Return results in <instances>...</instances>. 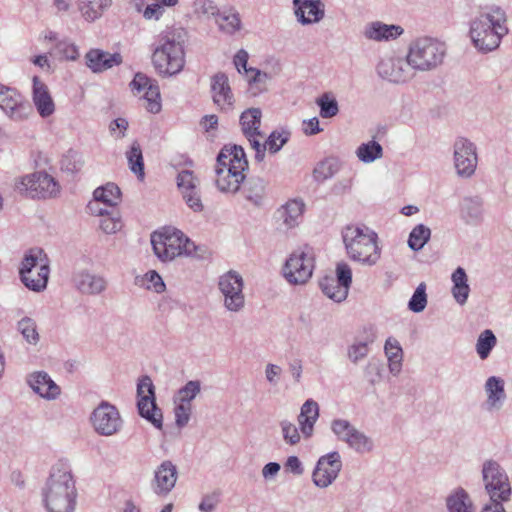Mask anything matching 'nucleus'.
<instances>
[{"label": "nucleus", "instance_id": "nucleus-12", "mask_svg": "<svg viewBox=\"0 0 512 512\" xmlns=\"http://www.w3.org/2000/svg\"><path fill=\"white\" fill-rule=\"evenodd\" d=\"M331 430L339 441L346 443L357 454H369L374 450L373 439L346 419H334L331 422Z\"/></svg>", "mask_w": 512, "mask_h": 512}, {"label": "nucleus", "instance_id": "nucleus-14", "mask_svg": "<svg viewBox=\"0 0 512 512\" xmlns=\"http://www.w3.org/2000/svg\"><path fill=\"white\" fill-rule=\"evenodd\" d=\"M342 467V457L338 451L320 456L312 471V483L319 489L328 488L337 480Z\"/></svg>", "mask_w": 512, "mask_h": 512}, {"label": "nucleus", "instance_id": "nucleus-62", "mask_svg": "<svg viewBox=\"0 0 512 512\" xmlns=\"http://www.w3.org/2000/svg\"><path fill=\"white\" fill-rule=\"evenodd\" d=\"M377 338V333L373 325L369 324L363 327L361 331L357 333L354 340L365 344L367 347L374 343Z\"/></svg>", "mask_w": 512, "mask_h": 512}, {"label": "nucleus", "instance_id": "nucleus-46", "mask_svg": "<svg viewBox=\"0 0 512 512\" xmlns=\"http://www.w3.org/2000/svg\"><path fill=\"white\" fill-rule=\"evenodd\" d=\"M496 343L497 339L491 330L486 329L481 332L476 342V351L480 359L488 358Z\"/></svg>", "mask_w": 512, "mask_h": 512}, {"label": "nucleus", "instance_id": "nucleus-58", "mask_svg": "<svg viewBox=\"0 0 512 512\" xmlns=\"http://www.w3.org/2000/svg\"><path fill=\"white\" fill-rule=\"evenodd\" d=\"M174 416H175V424L178 428L185 427L191 417L192 413V404H182L179 402H174Z\"/></svg>", "mask_w": 512, "mask_h": 512}, {"label": "nucleus", "instance_id": "nucleus-23", "mask_svg": "<svg viewBox=\"0 0 512 512\" xmlns=\"http://www.w3.org/2000/svg\"><path fill=\"white\" fill-rule=\"evenodd\" d=\"M304 208V202L298 199L289 200L279 207L274 214L278 228L287 231L298 226Z\"/></svg>", "mask_w": 512, "mask_h": 512}, {"label": "nucleus", "instance_id": "nucleus-10", "mask_svg": "<svg viewBox=\"0 0 512 512\" xmlns=\"http://www.w3.org/2000/svg\"><path fill=\"white\" fill-rule=\"evenodd\" d=\"M15 186L20 194L32 199L52 198L60 191L58 182L45 172L22 176L17 180Z\"/></svg>", "mask_w": 512, "mask_h": 512}, {"label": "nucleus", "instance_id": "nucleus-60", "mask_svg": "<svg viewBox=\"0 0 512 512\" xmlns=\"http://www.w3.org/2000/svg\"><path fill=\"white\" fill-rule=\"evenodd\" d=\"M288 141V135L273 131L265 140L266 150L271 153L278 152Z\"/></svg>", "mask_w": 512, "mask_h": 512}, {"label": "nucleus", "instance_id": "nucleus-41", "mask_svg": "<svg viewBox=\"0 0 512 512\" xmlns=\"http://www.w3.org/2000/svg\"><path fill=\"white\" fill-rule=\"evenodd\" d=\"M221 31L227 34H233L241 28V20L239 14L235 10L224 11L219 13L216 18Z\"/></svg>", "mask_w": 512, "mask_h": 512}, {"label": "nucleus", "instance_id": "nucleus-49", "mask_svg": "<svg viewBox=\"0 0 512 512\" xmlns=\"http://www.w3.org/2000/svg\"><path fill=\"white\" fill-rule=\"evenodd\" d=\"M200 391V381L190 380L182 388L178 390L177 394L174 397V402H179L182 404H191L192 400L196 398Z\"/></svg>", "mask_w": 512, "mask_h": 512}, {"label": "nucleus", "instance_id": "nucleus-8", "mask_svg": "<svg viewBox=\"0 0 512 512\" xmlns=\"http://www.w3.org/2000/svg\"><path fill=\"white\" fill-rule=\"evenodd\" d=\"M482 480L485 491L489 495L488 503L508 502L511 499L512 488L505 469L495 460H486L482 465Z\"/></svg>", "mask_w": 512, "mask_h": 512}, {"label": "nucleus", "instance_id": "nucleus-13", "mask_svg": "<svg viewBox=\"0 0 512 512\" xmlns=\"http://www.w3.org/2000/svg\"><path fill=\"white\" fill-rule=\"evenodd\" d=\"M137 407L139 414L149 421L157 429H162L163 415L155 401V387L152 379L145 375L142 376L137 384Z\"/></svg>", "mask_w": 512, "mask_h": 512}, {"label": "nucleus", "instance_id": "nucleus-37", "mask_svg": "<svg viewBox=\"0 0 512 512\" xmlns=\"http://www.w3.org/2000/svg\"><path fill=\"white\" fill-rule=\"evenodd\" d=\"M451 280L453 282V297L457 303L462 305L467 301L470 292L468 277L465 270L462 267L456 268L452 273Z\"/></svg>", "mask_w": 512, "mask_h": 512}, {"label": "nucleus", "instance_id": "nucleus-55", "mask_svg": "<svg viewBox=\"0 0 512 512\" xmlns=\"http://www.w3.org/2000/svg\"><path fill=\"white\" fill-rule=\"evenodd\" d=\"M320 287L322 292L330 299L334 300L335 302H341L345 300L346 298H339L338 296V290L340 288H343V285L337 282L334 277L326 276L320 281Z\"/></svg>", "mask_w": 512, "mask_h": 512}, {"label": "nucleus", "instance_id": "nucleus-21", "mask_svg": "<svg viewBox=\"0 0 512 512\" xmlns=\"http://www.w3.org/2000/svg\"><path fill=\"white\" fill-rule=\"evenodd\" d=\"M178 470L170 460L163 461L154 471L151 489L155 495L166 497L175 487Z\"/></svg>", "mask_w": 512, "mask_h": 512}, {"label": "nucleus", "instance_id": "nucleus-5", "mask_svg": "<svg viewBox=\"0 0 512 512\" xmlns=\"http://www.w3.org/2000/svg\"><path fill=\"white\" fill-rule=\"evenodd\" d=\"M407 53L414 71L428 72L442 65L447 47L437 38L421 36L410 42Z\"/></svg>", "mask_w": 512, "mask_h": 512}, {"label": "nucleus", "instance_id": "nucleus-40", "mask_svg": "<svg viewBox=\"0 0 512 512\" xmlns=\"http://www.w3.org/2000/svg\"><path fill=\"white\" fill-rule=\"evenodd\" d=\"M356 156L363 163H372L383 156L382 146L375 140L362 143L356 149Z\"/></svg>", "mask_w": 512, "mask_h": 512}, {"label": "nucleus", "instance_id": "nucleus-52", "mask_svg": "<svg viewBox=\"0 0 512 512\" xmlns=\"http://www.w3.org/2000/svg\"><path fill=\"white\" fill-rule=\"evenodd\" d=\"M54 53L60 60L75 61L79 58L78 47L67 40L59 41L55 45Z\"/></svg>", "mask_w": 512, "mask_h": 512}, {"label": "nucleus", "instance_id": "nucleus-61", "mask_svg": "<svg viewBox=\"0 0 512 512\" xmlns=\"http://www.w3.org/2000/svg\"><path fill=\"white\" fill-rule=\"evenodd\" d=\"M18 324V329L24 339L30 344H36L39 340V333L35 322H18Z\"/></svg>", "mask_w": 512, "mask_h": 512}, {"label": "nucleus", "instance_id": "nucleus-64", "mask_svg": "<svg viewBox=\"0 0 512 512\" xmlns=\"http://www.w3.org/2000/svg\"><path fill=\"white\" fill-rule=\"evenodd\" d=\"M147 281V288L153 289L155 292L160 293L164 290L165 284L161 276L156 271H149L145 274Z\"/></svg>", "mask_w": 512, "mask_h": 512}, {"label": "nucleus", "instance_id": "nucleus-38", "mask_svg": "<svg viewBox=\"0 0 512 512\" xmlns=\"http://www.w3.org/2000/svg\"><path fill=\"white\" fill-rule=\"evenodd\" d=\"M88 208L92 213L102 217L99 226L104 233L114 234L121 229L122 222L118 213L108 212L102 208H94L93 204H89Z\"/></svg>", "mask_w": 512, "mask_h": 512}, {"label": "nucleus", "instance_id": "nucleus-43", "mask_svg": "<svg viewBox=\"0 0 512 512\" xmlns=\"http://www.w3.org/2000/svg\"><path fill=\"white\" fill-rule=\"evenodd\" d=\"M431 237V230L424 224L416 225L409 234L408 246L413 251L421 250Z\"/></svg>", "mask_w": 512, "mask_h": 512}, {"label": "nucleus", "instance_id": "nucleus-51", "mask_svg": "<svg viewBox=\"0 0 512 512\" xmlns=\"http://www.w3.org/2000/svg\"><path fill=\"white\" fill-rule=\"evenodd\" d=\"M281 434L285 444L295 446L301 441V431L293 422L284 419L279 422Z\"/></svg>", "mask_w": 512, "mask_h": 512}, {"label": "nucleus", "instance_id": "nucleus-50", "mask_svg": "<svg viewBox=\"0 0 512 512\" xmlns=\"http://www.w3.org/2000/svg\"><path fill=\"white\" fill-rule=\"evenodd\" d=\"M335 280L343 285V288L338 290L337 296L339 298H346L352 282V270L347 263L340 262L337 264Z\"/></svg>", "mask_w": 512, "mask_h": 512}, {"label": "nucleus", "instance_id": "nucleus-15", "mask_svg": "<svg viewBox=\"0 0 512 512\" xmlns=\"http://www.w3.org/2000/svg\"><path fill=\"white\" fill-rule=\"evenodd\" d=\"M91 422L95 431L102 436H112L120 432L123 421L118 409L106 402H101L92 412Z\"/></svg>", "mask_w": 512, "mask_h": 512}, {"label": "nucleus", "instance_id": "nucleus-22", "mask_svg": "<svg viewBox=\"0 0 512 512\" xmlns=\"http://www.w3.org/2000/svg\"><path fill=\"white\" fill-rule=\"evenodd\" d=\"M483 389L486 397L484 402L486 411H500L507 400L504 379L499 376H490L486 379Z\"/></svg>", "mask_w": 512, "mask_h": 512}, {"label": "nucleus", "instance_id": "nucleus-32", "mask_svg": "<svg viewBox=\"0 0 512 512\" xmlns=\"http://www.w3.org/2000/svg\"><path fill=\"white\" fill-rule=\"evenodd\" d=\"M462 218L470 224L482 221L484 215V201L480 196L463 198L460 206Z\"/></svg>", "mask_w": 512, "mask_h": 512}, {"label": "nucleus", "instance_id": "nucleus-35", "mask_svg": "<svg viewBox=\"0 0 512 512\" xmlns=\"http://www.w3.org/2000/svg\"><path fill=\"white\" fill-rule=\"evenodd\" d=\"M384 352L388 360L389 372L393 376H398L401 373L403 362V350L399 341L393 337L387 338Z\"/></svg>", "mask_w": 512, "mask_h": 512}, {"label": "nucleus", "instance_id": "nucleus-17", "mask_svg": "<svg viewBox=\"0 0 512 512\" xmlns=\"http://www.w3.org/2000/svg\"><path fill=\"white\" fill-rule=\"evenodd\" d=\"M243 279L236 271H229L219 278L218 286L224 297V306L229 311H239L244 307Z\"/></svg>", "mask_w": 512, "mask_h": 512}, {"label": "nucleus", "instance_id": "nucleus-20", "mask_svg": "<svg viewBox=\"0 0 512 512\" xmlns=\"http://www.w3.org/2000/svg\"><path fill=\"white\" fill-rule=\"evenodd\" d=\"M132 91L144 92V107L150 113L157 114L161 111L160 89L156 80H152L143 73H137L130 83Z\"/></svg>", "mask_w": 512, "mask_h": 512}, {"label": "nucleus", "instance_id": "nucleus-2", "mask_svg": "<svg viewBox=\"0 0 512 512\" xmlns=\"http://www.w3.org/2000/svg\"><path fill=\"white\" fill-rule=\"evenodd\" d=\"M505 23V13L500 9L480 13L474 17L470 22L469 29L474 47L482 53L497 49L502 37L508 32Z\"/></svg>", "mask_w": 512, "mask_h": 512}, {"label": "nucleus", "instance_id": "nucleus-34", "mask_svg": "<svg viewBox=\"0 0 512 512\" xmlns=\"http://www.w3.org/2000/svg\"><path fill=\"white\" fill-rule=\"evenodd\" d=\"M262 112L259 108H248L240 115V125L245 137L260 135L264 138V133L260 131Z\"/></svg>", "mask_w": 512, "mask_h": 512}, {"label": "nucleus", "instance_id": "nucleus-42", "mask_svg": "<svg viewBox=\"0 0 512 512\" xmlns=\"http://www.w3.org/2000/svg\"><path fill=\"white\" fill-rule=\"evenodd\" d=\"M126 158L130 170L142 179L144 177V161L141 146L137 141L131 144L130 149L126 152Z\"/></svg>", "mask_w": 512, "mask_h": 512}, {"label": "nucleus", "instance_id": "nucleus-48", "mask_svg": "<svg viewBox=\"0 0 512 512\" xmlns=\"http://www.w3.org/2000/svg\"><path fill=\"white\" fill-rule=\"evenodd\" d=\"M252 76L249 79V91L253 96L267 90L268 82L271 80V76L266 72H262L255 68H250Z\"/></svg>", "mask_w": 512, "mask_h": 512}, {"label": "nucleus", "instance_id": "nucleus-36", "mask_svg": "<svg viewBox=\"0 0 512 512\" xmlns=\"http://www.w3.org/2000/svg\"><path fill=\"white\" fill-rule=\"evenodd\" d=\"M111 4V0H78L79 11L89 22L99 19Z\"/></svg>", "mask_w": 512, "mask_h": 512}, {"label": "nucleus", "instance_id": "nucleus-53", "mask_svg": "<svg viewBox=\"0 0 512 512\" xmlns=\"http://www.w3.org/2000/svg\"><path fill=\"white\" fill-rule=\"evenodd\" d=\"M320 108V116L322 118H332L339 112L338 103L335 98L330 97L328 93L323 94L316 100Z\"/></svg>", "mask_w": 512, "mask_h": 512}, {"label": "nucleus", "instance_id": "nucleus-56", "mask_svg": "<svg viewBox=\"0 0 512 512\" xmlns=\"http://www.w3.org/2000/svg\"><path fill=\"white\" fill-rule=\"evenodd\" d=\"M426 304H427L426 286L424 283H421L414 291V293L408 303V307L413 312H421L425 309Z\"/></svg>", "mask_w": 512, "mask_h": 512}, {"label": "nucleus", "instance_id": "nucleus-6", "mask_svg": "<svg viewBox=\"0 0 512 512\" xmlns=\"http://www.w3.org/2000/svg\"><path fill=\"white\" fill-rule=\"evenodd\" d=\"M151 244L158 258L163 261L173 260L179 256H197L196 245L180 230L164 228L151 235Z\"/></svg>", "mask_w": 512, "mask_h": 512}, {"label": "nucleus", "instance_id": "nucleus-57", "mask_svg": "<svg viewBox=\"0 0 512 512\" xmlns=\"http://www.w3.org/2000/svg\"><path fill=\"white\" fill-rule=\"evenodd\" d=\"M198 180L190 170H183L177 176V185L181 193L191 192L197 189Z\"/></svg>", "mask_w": 512, "mask_h": 512}, {"label": "nucleus", "instance_id": "nucleus-30", "mask_svg": "<svg viewBox=\"0 0 512 512\" xmlns=\"http://www.w3.org/2000/svg\"><path fill=\"white\" fill-rule=\"evenodd\" d=\"M404 30L399 25H388L382 22H372L365 27L363 32L366 39L374 41H389L403 34Z\"/></svg>", "mask_w": 512, "mask_h": 512}, {"label": "nucleus", "instance_id": "nucleus-45", "mask_svg": "<svg viewBox=\"0 0 512 512\" xmlns=\"http://www.w3.org/2000/svg\"><path fill=\"white\" fill-rule=\"evenodd\" d=\"M85 160L83 155L73 149L68 150L61 159V169L64 172L75 174L84 166Z\"/></svg>", "mask_w": 512, "mask_h": 512}, {"label": "nucleus", "instance_id": "nucleus-26", "mask_svg": "<svg viewBox=\"0 0 512 512\" xmlns=\"http://www.w3.org/2000/svg\"><path fill=\"white\" fill-rule=\"evenodd\" d=\"M26 382L33 392L47 400H54L61 393L60 387L44 371H36L29 374Z\"/></svg>", "mask_w": 512, "mask_h": 512}, {"label": "nucleus", "instance_id": "nucleus-39", "mask_svg": "<svg viewBox=\"0 0 512 512\" xmlns=\"http://www.w3.org/2000/svg\"><path fill=\"white\" fill-rule=\"evenodd\" d=\"M121 191L119 187L114 183H107L102 187L95 189L93 193L94 203L93 207L102 202L108 206H116L120 201Z\"/></svg>", "mask_w": 512, "mask_h": 512}, {"label": "nucleus", "instance_id": "nucleus-59", "mask_svg": "<svg viewBox=\"0 0 512 512\" xmlns=\"http://www.w3.org/2000/svg\"><path fill=\"white\" fill-rule=\"evenodd\" d=\"M369 354V348L357 341L353 343L347 349V357L353 364H358L361 360L365 359Z\"/></svg>", "mask_w": 512, "mask_h": 512}, {"label": "nucleus", "instance_id": "nucleus-44", "mask_svg": "<svg viewBox=\"0 0 512 512\" xmlns=\"http://www.w3.org/2000/svg\"><path fill=\"white\" fill-rule=\"evenodd\" d=\"M340 169V162L336 158H326L314 168L313 175L317 181L332 178Z\"/></svg>", "mask_w": 512, "mask_h": 512}, {"label": "nucleus", "instance_id": "nucleus-19", "mask_svg": "<svg viewBox=\"0 0 512 512\" xmlns=\"http://www.w3.org/2000/svg\"><path fill=\"white\" fill-rule=\"evenodd\" d=\"M0 108L15 121L26 119L32 112L30 104L16 89L3 84H0Z\"/></svg>", "mask_w": 512, "mask_h": 512}, {"label": "nucleus", "instance_id": "nucleus-24", "mask_svg": "<svg viewBox=\"0 0 512 512\" xmlns=\"http://www.w3.org/2000/svg\"><path fill=\"white\" fill-rule=\"evenodd\" d=\"M295 16L302 25L320 22L325 16L322 0H293Z\"/></svg>", "mask_w": 512, "mask_h": 512}, {"label": "nucleus", "instance_id": "nucleus-4", "mask_svg": "<svg viewBox=\"0 0 512 512\" xmlns=\"http://www.w3.org/2000/svg\"><path fill=\"white\" fill-rule=\"evenodd\" d=\"M343 242L348 256L363 265H375L381 256L377 244L378 236L364 225H349L342 232Z\"/></svg>", "mask_w": 512, "mask_h": 512}, {"label": "nucleus", "instance_id": "nucleus-16", "mask_svg": "<svg viewBox=\"0 0 512 512\" xmlns=\"http://www.w3.org/2000/svg\"><path fill=\"white\" fill-rule=\"evenodd\" d=\"M413 69L409 64L408 53L406 57L389 56L380 60L377 65V73L389 82L400 84L406 83L414 76Z\"/></svg>", "mask_w": 512, "mask_h": 512}, {"label": "nucleus", "instance_id": "nucleus-27", "mask_svg": "<svg viewBox=\"0 0 512 512\" xmlns=\"http://www.w3.org/2000/svg\"><path fill=\"white\" fill-rule=\"evenodd\" d=\"M87 67L94 73H102L122 63L120 53H109L101 49H90L85 55Z\"/></svg>", "mask_w": 512, "mask_h": 512}, {"label": "nucleus", "instance_id": "nucleus-63", "mask_svg": "<svg viewBox=\"0 0 512 512\" xmlns=\"http://www.w3.org/2000/svg\"><path fill=\"white\" fill-rule=\"evenodd\" d=\"M265 378L271 386H278L282 374V368L279 365L268 363L265 366Z\"/></svg>", "mask_w": 512, "mask_h": 512}, {"label": "nucleus", "instance_id": "nucleus-47", "mask_svg": "<svg viewBox=\"0 0 512 512\" xmlns=\"http://www.w3.org/2000/svg\"><path fill=\"white\" fill-rule=\"evenodd\" d=\"M245 197L255 205H260L265 195V182L261 178H251L245 185Z\"/></svg>", "mask_w": 512, "mask_h": 512}, {"label": "nucleus", "instance_id": "nucleus-1", "mask_svg": "<svg viewBox=\"0 0 512 512\" xmlns=\"http://www.w3.org/2000/svg\"><path fill=\"white\" fill-rule=\"evenodd\" d=\"M42 505L46 512H75L78 490L70 465L54 464L41 488Z\"/></svg>", "mask_w": 512, "mask_h": 512}, {"label": "nucleus", "instance_id": "nucleus-7", "mask_svg": "<svg viewBox=\"0 0 512 512\" xmlns=\"http://www.w3.org/2000/svg\"><path fill=\"white\" fill-rule=\"evenodd\" d=\"M49 264V259L42 249H30L25 254L19 268L22 283L35 292L45 290L50 274Z\"/></svg>", "mask_w": 512, "mask_h": 512}, {"label": "nucleus", "instance_id": "nucleus-11", "mask_svg": "<svg viewBox=\"0 0 512 512\" xmlns=\"http://www.w3.org/2000/svg\"><path fill=\"white\" fill-rule=\"evenodd\" d=\"M314 260V253L309 247L294 251L284 265V277L291 284H305L312 276Z\"/></svg>", "mask_w": 512, "mask_h": 512}, {"label": "nucleus", "instance_id": "nucleus-31", "mask_svg": "<svg viewBox=\"0 0 512 512\" xmlns=\"http://www.w3.org/2000/svg\"><path fill=\"white\" fill-rule=\"evenodd\" d=\"M447 512H476L473 501L466 490L457 488L445 499Z\"/></svg>", "mask_w": 512, "mask_h": 512}, {"label": "nucleus", "instance_id": "nucleus-9", "mask_svg": "<svg viewBox=\"0 0 512 512\" xmlns=\"http://www.w3.org/2000/svg\"><path fill=\"white\" fill-rule=\"evenodd\" d=\"M152 61L155 69L161 75L172 76L182 71L184 67V50L180 42L164 39L154 50Z\"/></svg>", "mask_w": 512, "mask_h": 512}, {"label": "nucleus", "instance_id": "nucleus-18", "mask_svg": "<svg viewBox=\"0 0 512 512\" xmlns=\"http://www.w3.org/2000/svg\"><path fill=\"white\" fill-rule=\"evenodd\" d=\"M478 163L476 146L466 138H458L454 143V166L457 174L469 178L476 170Z\"/></svg>", "mask_w": 512, "mask_h": 512}, {"label": "nucleus", "instance_id": "nucleus-29", "mask_svg": "<svg viewBox=\"0 0 512 512\" xmlns=\"http://www.w3.org/2000/svg\"><path fill=\"white\" fill-rule=\"evenodd\" d=\"M319 418V405L313 399L306 400L301 408L297 417L300 431L305 439L312 437L314 433V426Z\"/></svg>", "mask_w": 512, "mask_h": 512}, {"label": "nucleus", "instance_id": "nucleus-3", "mask_svg": "<svg viewBox=\"0 0 512 512\" xmlns=\"http://www.w3.org/2000/svg\"><path fill=\"white\" fill-rule=\"evenodd\" d=\"M247 168L248 161L241 146H224L217 157L216 186L222 192L236 193L245 179Z\"/></svg>", "mask_w": 512, "mask_h": 512}, {"label": "nucleus", "instance_id": "nucleus-28", "mask_svg": "<svg viewBox=\"0 0 512 512\" xmlns=\"http://www.w3.org/2000/svg\"><path fill=\"white\" fill-rule=\"evenodd\" d=\"M211 91L214 103L222 110L230 109L233 105V94L225 73L218 72L211 79Z\"/></svg>", "mask_w": 512, "mask_h": 512}, {"label": "nucleus", "instance_id": "nucleus-25", "mask_svg": "<svg viewBox=\"0 0 512 512\" xmlns=\"http://www.w3.org/2000/svg\"><path fill=\"white\" fill-rule=\"evenodd\" d=\"M32 101L42 118H48L55 112V103L48 86L38 77L32 79Z\"/></svg>", "mask_w": 512, "mask_h": 512}, {"label": "nucleus", "instance_id": "nucleus-54", "mask_svg": "<svg viewBox=\"0 0 512 512\" xmlns=\"http://www.w3.org/2000/svg\"><path fill=\"white\" fill-rule=\"evenodd\" d=\"M384 365L379 359L372 358L364 368V375L371 385H375L382 380Z\"/></svg>", "mask_w": 512, "mask_h": 512}, {"label": "nucleus", "instance_id": "nucleus-33", "mask_svg": "<svg viewBox=\"0 0 512 512\" xmlns=\"http://www.w3.org/2000/svg\"><path fill=\"white\" fill-rule=\"evenodd\" d=\"M74 280L77 289L85 294H99L107 284L103 277L86 271L79 272Z\"/></svg>", "mask_w": 512, "mask_h": 512}]
</instances>
